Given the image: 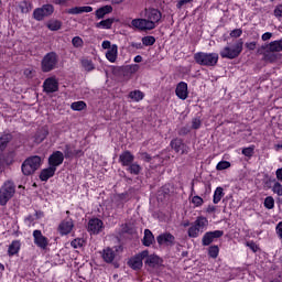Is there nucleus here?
I'll list each match as a JSON object with an SVG mask.
<instances>
[{
  "mask_svg": "<svg viewBox=\"0 0 282 282\" xmlns=\"http://www.w3.org/2000/svg\"><path fill=\"white\" fill-rule=\"evenodd\" d=\"M43 164V158L40 155H33L25 159L21 165V171L23 175L30 176L34 175L36 171L41 169Z\"/></svg>",
  "mask_w": 282,
  "mask_h": 282,
  "instance_id": "1",
  "label": "nucleus"
},
{
  "mask_svg": "<svg viewBox=\"0 0 282 282\" xmlns=\"http://www.w3.org/2000/svg\"><path fill=\"white\" fill-rule=\"evenodd\" d=\"M194 61L203 67H215L219 63V54L198 52L194 54Z\"/></svg>",
  "mask_w": 282,
  "mask_h": 282,
  "instance_id": "2",
  "label": "nucleus"
},
{
  "mask_svg": "<svg viewBox=\"0 0 282 282\" xmlns=\"http://www.w3.org/2000/svg\"><path fill=\"white\" fill-rule=\"evenodd\" d=\"M243 52V40H239L234 46H225L220 51L221 58H229V61H232V58L239 57V54Z\"/></svg>",
  "mask_w": 282,
  "mask_h": 282,
  "instance_id": "3",
  "label": "nucleus"
},
{
  "mask_svg": "<svg viewBox=\"0 0 282 282\" xmlns=\"http://www.w3.org/2000/svg\"><path fill=\"white\" fill-rule=\"evenodd\" d=\"M57 65H58V55L54 52H50L42 58L41 69L44 73H48L56 69Z\"/></svg>",
  "mask_w": 282,
  "mask_h": 282,
  "instance_id": "4",
  "label": "nucleus"
},
{
  "mask_svg": "<svg viewBox=\"0 0 282 282\" xmlns=\"http://www.w3.org/2000/svg\"><path fill=\"white\" fill-rule=\"evenodd\" d=\"M15 193L17 187L14 186V183H4L3 186L0 188V206H6V204H8V200L14 197Z\"/></svg>",
  "mask_w": 282,
  "mask_h": 282,
  "instance_id": "5",
  "label": "nucleus"
},
{
  "mask_svg": "<svg viewBox=\"0 0 282 282\" xmlns=\"http://www.w3.org/2000/svg\"><path fill=\"white\" fill-rule=\"evenodd\" d=\"M51 14H54V6L44 4L42 8H37L33 11V19H35V21H43L45 17H51Z\"/></svg>",
  "mask_w": 282,
  "mask_h": 282,
  "instance_id": "6",
  "label": "nucleus"
},
{
  "mask_svg": "<svg viewBox=\"0 0 282 282\" xmlns=\"http://www.w3.org/2000/svg\"><path fill=\"white\" fill-rule=\"evenodd\" d=\"M171 149L175 151V153H181V155H188L191 148L184 143V140L180 138H175L170 143Z\"/></svg>",
  "mask_w": 282,
  "mask_h": 282,
  "instance_id": "7",
  "label": "nucleus"
},
{
  "mask_svg": "<svg viewBox=\"0 0 282 282\" xmlns=\"http://www.w3.org/2000/svg\"><path fill=\"white\" fill-rule=\"evenodd\" d=\"M149 257V250H143L142 252L138 253L133 258L128 261V265L132 268V270H140L142 268L143 259Z\"/></svg>",
  "mask_w": 282,
  "mask_h": 282,
  "instance_id": "8",
  "label": "nucleus"
},
{
  "mask_svg": "<svg viewBox=\"0 0 282 282\" xmlns=\"http://www.w3.org/2000/svg\"><path fill=\"white\" fill-rule=\"evenodd\" d=\"M33 239L35 246H37V248H41V250H46L47 246H50V240L47 239V237L43 236V232H41V230L39 229L33 231Z\"/></svg>",
  "mask_w": 282,
  "mask_h": 282,
  "instance_id": "9",
  "label": "nucleus"
},
{
  "mask_svg": "<svg viewBox=\"0 0 282 282\" xmlns=\"http://www.w3.org/2000/svg\"><path fill=\"white\" fill-rule=\"evenodd\" d=\"M131 25L133 28H137V30H155V24L151 21H148V19H134L131 21Z\"/></svg>",
  "mask_w": 282,
  "mask_h": 282,
  "instance_id": "10",
  "label": "nucleus"
},
{
  "mask_svg": "<svg viewBox=\"0 0 282 282\" xmlns=\"http://www.w3.org/2000/svg\"><path fill=\"white\" fill-rule=\"evenodd\" d=\"M43 91L45 94H54L58 91V80L55 77H48L43 83Z\"/></svg>",
  "mask_w": 282,
  "mask_h": 282,
  "instance_id": "11",
  "label": "nucleus"
},
{
  "mask_svg": "<svg viewBox=\"0 0 282 282\" xmlns=\"http://www.w3.org/2000/svg\"><path fill=\"white\" fill-rule=\"evenodd\" d=\"M224 237L223 230L208 231L203 236V246H210L215 239Z\"/></svg>",
  "mask_w": 282,
  "mask_h": 282,
  "instance_id": "12",
  "label": "nucleus"
},
{
  "mask_svg": "<svg viewBox=\"0 0 282 282\" xmlns=\"http://www.w3.org/2000/svg\"><path fill=\"white\" fill-rule=\"evenodd\" d=\"M65 160V155L61 151L53 152L48 158V165H51L52 169H55L57 166H61Z\"/></svg>",
  "mask_w": 282,
  "mask_h": 282,
  "instance_id": "13",
  "label": "nucleus"
},
{
  "mask_svg": "<svg viewBox=\"0 0 282 282\" xmlns=\"http://www.w3.org/2000/svg\"><path fill=\"white\" fill-rule=\"evenodd\" d=\"M159 246H175V236L170 232L161 234L156 237Z\"/></svg>",
  "mask_w": 282,
  "mask_h": 282,
  "instance_id": "14",
  "label": "nucleus"
},
{
  "mask_svg": "<svg viewBox=\"0 0 282 282\" xmlns=\"http://www.w3.org/2000/svg\"><path fill=\"white\" fill-rule=\"evenodd\" d=\"M175 94L181 100H186L188 98V84L180 82L176 86Z\"/></svg>",
  "mask_w": 282,
  "mask_h": 282,
  "instance_id": "15",
  "label": "nucleus"
},
{
  "mask_svg": "<svg viewBox=\"0 0 282 282\" xmlns=\"http://www.w3.org/2000/svg\"><path fill=\"white\" fill-rule=\"evenodd\" d=\"M102 220L98 218H93L88 221V232L93 235H98L102 230Z\"/></svg>",
  "mask_w": 282,
  "mask_h": 282,
  "instance_id": "16",
  "label": "nucleus"
},
{
  "mask_svg": "<svg viewBox=\"0 0 282 282\" xmlns=\"http://www.w3.org/2000/svg\"><path fill=\"white\" fill-rule=\"evenodd\" d=\"M145 19L155 25L162 19V13L158 9L145 10Z\"/></svg>",
  "mask_w": 282,
  "mask_h": 282,
  "instance_id": "17",
  "label": "nucleus"
},
{
  "mask_svg": "<svg viewBox=\"0 0 282 282\" xmlns=\"http://www.w3.org/2000/svg\"><path fill=\"white\" fill-rule=\"evenodd\" d=\"M135 156L130 151H124L119 155V162L122 166H131Z\"/></svg>",
  "mask_w": 282,
  "mask_h": 282,
  "instance_id": "18",
  "label": "nucleus"
},
{
  "mask_svg": "<svg viewBox=\"0 0 282 282\" xmlns=\"http://www.w3.org/2000/svg\"><path fill=\"white\" fill-rule=\"evenodd\" d=\"M261 50H269L270 52H282V39L272 41L269 44L262 45Z\"/></svg>",
  "mask_w": 282,
  "mask_h": 282,
  "instance_id": "19",
  "label": "nucleus"
},
{
  "mask_svg": "<svg viewBox=\"0 0 282 282\" xmlns=\"http://www.w3.org/2000/svg\"><path fill=\"white\" fill-rule=\"evenodd\" d=\"M58 228L61 235H69L74 228V221H72V219H66L59 224Z\"/></svg>",
  "mask_w": 282,
  "mask_h": 282,
  "instance_id": "20",
  "label": "nucleus"
},
{
  "mask_svg": "<svg viewBox=\"0 0 282 282\" xmlns=\"http://www.w3.org/2000/svg\"><path fill=\"white\" fill-rule=\"evenodd\" d=\"M56 173V167H52L51 165L44 170L41 171L40 173V180L41 182H47L50 177H54Z\"/></svg>",
  "mask_w": 282,
  "mask_h": 282,
  "instance_id": "21",
  "label": "nucleus"
},
{
  "mask_svg": "<svg viewBox=\"0 0 282 282\" xmlns=\"http://www.w3.org/2000/svg\"><path fill=\"white\" fill-rule=\"evenodd\" d=\"M192 225H194L198 229V231L204 232V230H206V228L208 227V218L199 216L194 223H192Z\"/></svg>",
  "mask_w": 282,
  "mask_h": 282,
  "instance_id": "22",
  "label": "nucleus"
},
{
  "mask_svg": "<svg viewBox=\"0 0 282 282\" xmlns=\"http://www.w3.org/2000/svg\"><path fill=\"white\" fill-rule=\"evenodd\" d=\"M262 50H264L263 61H265L267 63H274L275 61H279V54H276L273 51H270L269 48Z\"/></svg>",
  "mask_w": 282,
  "mask_h": 282,
  "instance_id": "23",
  "label": "nucleus"
},
{
  "mask_svg": "<svg viewBox=\"0 0 282 282\" xmlns=\"http://www.w3.org/2000/svg\"><path fill=\"white\" fill-rule=\"evenodd\" d=\"M102 259L106 263H113V259H116V251L111 248L104 249Z\"/></svg>",
  "mask_w": 282,
  "mask_h": 282,
  "instance_id": "24",
  "label": "nucleus"
},
{
  "mask_svg": "<svg viewBox=\"0 0 282 282\" xmlns=\"http://www.w3.org/2000/svg\"><path fill=\"white\" fill-rule=\"evenodd\" d=\"M106 58H108L110 63H116L118 58V45L112 44L111 48L106 52Z\"/></svg>",
  "mask_w": 282,
  "mask_h": 282,
  "instance_id": "25",
  "label": "nucleus"
},
{
  "mask_svg": "<svg viewBox=\"0 0 282 282\" xmlns=\"http://www.w3.org/2000/svg\"><path fill=\"white\" fill-rule=\"evenodd\" d=\"M21 250V241L13 240L8 249L9 257H14V254H19V251Z\"/></svg>",
  "mask_w": 282,
  "mask_h": 282,
  "instance_id": "26",
  "label": "nucleus"
},
{
  "mask_svg": "<svg viewBox=\"0 0 282 282\" xmlns=\"http://www.w3.org/2000/svg\"><path fill=\"white\" fill-rule=\"evenodd\" d=\"M155 242V236H153V232H151L149 229L144 230V237L142 240L143 246H152Z\"/></svg>",
  "mask_w": 282,
  "mask_h": 282,
  "instance_id": "27",
  "label": "nucleus"
},
{
  "mask_svg": "<svg viewBox=\"0 0 282 282\" xmlns=\"http://www.w3.org/2000/svg\"><path fill=\"white\" fill-rule=\"evenodd\" d=\"M10 142H12V134H10V133L2 134L0 137V151H6V149L8 148V144H10Z\"/></svg>",
  "mask_w": 282,
  "mask_h": 282,
  "instance_id": "28",
  "label": "nucleus"
},
{
  "mask_svg": "<svg viewBox=\"0 0 282 282\" xmlns=\"http://www.w3.org/2000/svg\"><path fill=\"white\" fill-rule=\"evenodd\" d=\"M110 12H113V8L111 6H105L96 11V17L97 19H105V15L110 14Z\"/></svg>",
  "mask_w": 282,
  "mask_h": 282,
  "instance_id": "29",
  "label": "nucleus"
},
{
  "mask_svg": "<svg viewBox=\"0 0 282 282\" xmlns=\"http://www.w3.org/2000/svg\"><path fill=\"white\" fill-rule=\"evenodd\" d=\"M145 265H149L150 268H155V265L160 264V257L155 256V254H151L148 257H145Z\"/></svg>",
  "mask_w": 282,
  "mask_h": 282,
  "instance_id": "30",
  "label": "nucleus"
},
{
  "mask_svg": "<svg viewBox=\"0 0 282 282\" xmlns=\"http://www.w3.org/2000/svg\"><path fill=\"white\" fill-rule=\"evenodd\" d=\"M115 21H116L115 18L102 20L96 24V28H102L104 30H111V25H113Z\"/></svg>",
  "mask_w": 282,
  "mask_h": 282,
  "instance_id": "31",
  "label": "nucleus"
},
{
  "mask_svg": "<svg viewBox=\"0 0 282 282\" xmlns=\"http://www.w3.org/2000/svg\"><path fill=\"white\" fill-rule=\"evenodd\" d=\"M127 171H129L131 173V175H140L141 171H142V166H140V164H138V163H132V164L128 165Z\"/></svg>",
  "mask_w": 282,
  "mask_h": 282,
  "instance_id": "32",
  "label": "nucleus"
},
{
  "mask_svg": "<svg viewBox=\"0 0 282 282\" xmlns=\"http://www.w3.org/2000/svg\"><path fill=\"white\" fill-rule=\"evenodd\" d=\"M129 98H131V100H134L135 102H140V100L144 98V93H142L141 90H133L129 94Z\"/></svg>",
  "mask_w": 282,
  "mask_h": 282,
  "instance_id": "33",
  "label": "nucleus"
},
{
  "mask_svg": "<svg viewBox=\"0 0 282 282\" xmlns=\"http://www.w3.org/2000/svg\"><path fill=\"white\" fill-rule=\"evenodd\" d=\"M223 197H224V188L217 187L214 192V198H213L214 204H219Z\"/></svg>",
  "mask_w": 282,
  "mask_h": 282,
  "instance_id": "34",
  "label": "nucleus"
},
{
  "mask_svg": "<svg viewBox=\"0 0 282 282\" xmlns=\"http://www.w3.org/2000/svg\"><path fill=\"white\" fill-rule=\"evenodd\" d=\"M187 235L192 239H196V237H199V235H202V231H199L198 228H196L193 224H191V227L187 230Z\"/></svg>",
  "mask_w": 282,
  "mask_h": 282,
  "instance_id": "35",
  "label": "nucleus"
},
{
  "mask_svg": "<svg viewBox=\"0 0 282 282\" xmlns=\"http://www.w3.org/2000/svg\"><path fill=\"white\" fill-rule=\"evenodd\" d=\"M62 25H63V24H62L61 21H58V20H53V21H51V22L47 23V28H48V30H51L52 32H56V31L61 30Z\"/></svg>",
  "mask_w": 282,
  "mask_h": 282,
  "instance_id": "36",
  "label": "nucleus"
},
{
  "mask_svg": "<svg viewBox=\"0 0 282 282\" xmlns=\"http://www.w3.org/2000/svg\"><path fill=\"white\" fill-rule=\"evenodd\" d=\"M85 107H87V104H85V101H75L70 105V108L74 111H83V109H85Z\"/></svg>",
  "mask_w": 282,
  "mask_h": 282,
  "instance_id": "37",
  "label": "nucleus"
},
{
  "mask_svg": "<svg viewBox=\"0 0 282 282\" xmlns=\"http://www.w3.org/2000/svg\"><path fill=\"white\" fill-rule=\"evenodd\" d=\"M208 254L209 257H212V259H217V257H219V247L218 246L209 247Z\"/></svg>",
  "mask_w": 282,
  "mask_h": 282,
  "instance_id": "38",
  "label": "nucleus"
},
{
  "mask_svg": "<svg viewBox=\"0 0 282 282\" xmlns=\"http://www.w3.org/2000/svg\"><path fill=\"white\" fill-rule=\"evenodd\" d=\"M74 155H76L74 148H72L69 144H66L64 148V158H74Z\"/></svg>",
  "mask_w": 282,
  "mask_h": 282,
  "instance_id": "39",
  "label": "nucleus"
},
{
  "mask_svg": "<svg viewBox=\"0 0 282 282\" xmlns=\"http://www.w3.org/2000/svg\"><path fill=\"white\" fill-rule=\"evenodd\" d=\"M82 65L86 72H93L95 69L94 63L89 59L82 61Z\"/></svg>",
  "mask_w": 282,
  "mask_h": 282,
  "instance_id": "40",
  "label": "nucleus"
},
{
  "mask_svg": "<svg viewBox=\"0 0 282 282\" xmlns=\"http://www.w3.org/2000/svg\"><path fill=\"white\" fill-rule=\"evenodd\" d=\"M142 43H143L147 47H149V46H151V45H155V37H154V36H151V35L144 36V37H142Z\"/></svg>",
  "mask_w": 282,
  "mask_h": 282,
  "instance_id": "41",
  "label": "nucleus"
},
{
  "mask_svg": "<svg viewBox=\"0 0 282 282\" xmlns=\"http://www.w3.org/2000/svg\"><path fill=\"white\" fill-rule=\"evenodd\" d=\"M264 207H267L268 210H272V208H274V198L272 196H268L264 199Z\"/></svg>",
  "mask_w": 282,
  "mask_h": 282,
  "instance_id": "42",
  "label": "nucleus"
},
{
  "mask_svg": "<svg viewBox=\"0 0 282 282\" xmlns=\"http://www.w3.org/2000/svg\"><path fill=\"white\" fill-rule=\"evenodd\" d=\"M272 192L276 194L278 197H282V185L279 182H275Z\"/></svg>",
  "mask_w": 282,
  "mask_h": 282,
  "instance_id": "43",
  "label": "nucleus"
},
{
  "mask_svg": "<svg viewBox=\"0 0 282 282\" xmlns=\"http://www.w3.org/2000/svg\"><path fill=\"white\" fill-rule=\"evenodd\" d=\"M242 155L246 158H252V155H254V147L243 148Z\"/></svg>",
  "mask_w": 282,
  "mask_h": 282,
  "instance_id": "44",
  "label": "nucleus"
},
{
  "mask_svg": "<svg viewBox=\"0 0 282 282\" xmlns=\"http://www.w3.org/2000/svg\"><path fill=\"white\" fill-rule=\"evenodd\" d=\"M217 171H226V169H230V162L228 161H220L217 166Z\"/></svg>",
  "mask_w": 282,
  "mask_h": 282,
  "instance_id": "45",
  "label": "nucleus"
},
{
  "mask_svg": "<svg viewBox=\"0 0 282 282\" xmlns=\"http://www.w3.org/2000/svg\"><path fill=\"white\" fill-rule=\"evenodd\" d=\"M19 8H20L22 14H28V12H30V10H32V8H30V4H28L25 1L21 2L19 4Z\"/></svg>",
  "mask_w": 282,
  "mask_h": 282,
  "instance_id": "46",
  "label": "nucleus"
},
{
  "mask_svg": "<svg viewBox=\"0 0 282 282\" xmlns=\"http://www.w3.org/2000/svg\"><path fill=\"white\" fill-rule=\"evenodd\" d=\"M73 46L74 47H83V39L80 36H75L72 40Z\"/></svg>",
  "mask_w": 282,
  "mask_h": 282,
  "instance_id": "47",
  "label": "nucleus"
},
{
  "mask_svg": "<svg viewBox=\"0 0 282 282\" xmlns=\"http://www.w3.org/2000/svg\"><path fill=\"white\" fill-rule=\"evenodd\" d=\"M243 34V31L241 29H235L230 32L231 39H239Z\"/></svg>",
  "mask_w": 282,
  "mask_h": 282,
  "instance_id": "48",
  "label": "nucleus"
},
{
  "mask_svg": "<svg viewBox=\"0 0 282 282\" xmlns=\"http://www.w3.org/2000/svg\"><path fill=\"white\" fill-rule=\"evenodd\" d=\"M200 127H202V119H199V118H194V119L192 120V129L197 130V129H199Z\"/></svg>",
  "mask_w": 282,
  "mask_h": 282,
  "instance_id": "49",
  "label": "nucleus"
},
{
  "mask_svg": "<svg viewBox=\"0 0 282 282\" xmlns=\"http://www.w3.org/2000/svg\"><path fill=\"white\" fill-rule=\"evenodd\" d=\"M274 17L276 19H282V4H278L273 11Z\"/></svg>",
  "mask_w": 282,
  "mask_h": 282,
  "instance_id": "50",
  "label": "nucleus"
},
{
  "mask_svg": "<svg viewBox=\"0 0 282 282\" xmlns=\"http://www.w3.org/2000/svg\"><path fill=\"white\" fill-rule=\"evenodd\" d=\"M192 203L194 204V206H202V204H204V198L200 196H194L192 198Z\"/></svg>",
  "mask_w": 282,
  "mask_h": 282,
  "instance_id": "51",
  "label": "nucleus"
},
{
  "mask_svg": "<svg viewBox=\"0 0 282 282\" xmlns=\"http://www.w3.org/2000/svg\"><path fill=\"white\" fill-rule=\"evenodd\" d=\"M72 248H82L83 247V240L82 239H75L70 242Z\"/></svg>",
  "mask_w": 282,
  "mask_h": 282,
  "instance_id": "52",
  "label": "nucleus"
},
{
  "mask_svg": "<svg viewBox=\"0 0 282 282\" xmlns=\"http://www.w3.org/2000/svg\"><path fill=\"white\" fill-rule=\"evenodd\" d=\"M188 133H191V128L188 127H182L180 130H178V135H188Z\"/></svg>",
  "mask_w": 282,
  "mask_h": 282,
  "instance_id": "53",
  "label": "nucleus"
},
{
  "mask_svg": "<svg viewBox=\"0 0 282 282\" xmlns=\"http://www.w3.org/2000/svg\"><path fill=\"white\" fill-rule=\"evenodd\" d=\"M187 3H193V0H180L176 4V8L182 9L184 8V6H186Z\"/></svg>",
  "mask_w": 282,
  "mask_h": 282,
  "instance_id": "54",
  "label": "nucleus"
},
{
  "mask_svg": "<svg viewBox=\"0 0 282 282\" xmlns=\"http://www.w3.org/2000/svg\"><path fill=\"white\" fill-rule=\"evenodd\" d=\"M68 14H82L80 13V7H74L72 9H68Z\"/></svg>",
  "mask_w": 282,
  "mask_h": 282,
  "instance_id": "55",
  "label": "nucleus"
},
{
  "mask_svg": "<svg viewBox=\"0 0 282 282\" xmlns=\"http://www.w3.org/2000/svg\"><path fill=\"white\" fill-rule=\"evenodd\" d=\"M47 130L43 129L41 130V134L37 137V140L40 139V142H43L45 138H47Z\"/></svg>",
  "mask_w": 282,
  "mask_h": 282,
  "instance_id": "56",
  "label": "nucleus"
},
{
  "mask_svg": "<svg viewBox=\"0 0 282 282\" xmlns=\"http://www.w3.org/2000/svg\"><path fill=\"white\" fill-rule=\"evenodd\" d=\"M245 46L247 47V50H257V42H247Z\"/></svg>",
  "mask_w": 282,
  "mask_h": 282,
  "instance_id": "57",
  "label": "nucleus"
},
{
  "mask_svg": "<svg viewBox=\"0 0 282 282\" xmlns=\"http://www.w3.org/2000/svg\"><path fill=\"white\" fill-rule=\"evenodd\" d=\"M101 46H102V50H111V47H113L110 41H104Z\"/></svg>",
  "mask_w": 282,
  "mask_h": 282,
  "instance_id": "58",
  "label": "nucleus"
},
{
  "mask_svg": "<svg viewBox=\"0 0 282 282\" xmlns=\"http://www.w3.org/2000/svg\"><path fill=\"white\" fill-rule=\"evenodd\" d=\"M275 230H276V235L280 237V239L282 238V221H280L276 227H275Z\"/></svg>",
  "mask_w": 282,
  "mask_h": 282,
  "instance_id": "59",
  "label": "nucleus"
},
{
  "mask_svg": "<svg viewBox=\"0 0 282 282\" xmlns=\"http://www.w3.org/2000/svg\"><path fill=\"white\" fill-rule=\"evenodd\" d=\"M247 246L252 250V252H257V250H259V247H257V243L254 242H247Z\"/></svg>",
  "mask_w": 282,
  "mask_h": 282,
  "instance_id": "60",
  "label": "nucleus"
},
{
  "mask_svg": "<svg viewBox=\"0 0 282 282\" xmlns=\"http://www.w3.org/2000/svg\"><path fill=\"white\" fill-rule=\"evenodd\" d=\"M24 76L26 78H32V76H34V72L30 68H26V69H24Z\"/></svg>",
  "mask_w": 282,
  "mask_h": 282,
  "instance_id": "61",
  "label": "nucleus"
},
{
  "mask_svg": "<svg viewBox=\"0 0 282 282\" xmlns=\"http://www.w3.org/2000/svg\"><path fill=\"white\" fill-rule=\"evenodd\" d=\"M261 39H262V41H270V39H272V33L267 32V33L262 34Z\"/></svg>",
  "mask_w": 282,
  "mask_h": 282,
  "instance_id": "62",
  "label": "nucleus"
},
{
  "mask_svg": "<svg viewBox=\"0 0 282 282\" xmlns=\"http://www.w3.org/2000/svg\"><path fill=\"white\" fill-rule=\"evenodd\" d=\"M80 8V13L83 12H94V8L91 7H79Z\"/></svg>",
  "mask_w": 282,
  "mask_h": 282,
  "instance_id": "63",
  "label": "nucleus"
},
{
  "mask_svg": "<svg viewBox=\"0 0 282 282\" xmlns=\"http://www.w3.org/2000/svg\"><path fill=\"white\" fill-rule=\"evenodd\" d=\"M276 180L282 182V167L275 171Z\"/></svg>",
  "mask_w": 282,
  "mask_h": 282,
  "instance_id": "64",
  "label": "nucleus"
}]
</instances>
